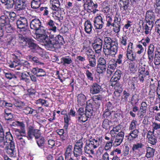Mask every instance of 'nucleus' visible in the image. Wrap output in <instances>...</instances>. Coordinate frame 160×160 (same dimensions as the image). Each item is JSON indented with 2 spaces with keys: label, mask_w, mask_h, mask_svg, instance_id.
<instances>
[{
  "label": "nucleus",
  "mask_w": 160,
  "mask_h": 160,
  "mask_svg": "<svg viewBox=\"0 0 160 160\" xmlns=\"http://www.w3.org/2000/svg\"><path fill=\"white\" fill-rule=\"evenodd\" d=\"M118 42L116 40H112L109 37L104 39L103 51L107 58L113 57L116 54L118 49Z\"/></svg>",
  "instance_id": "f257e3e1"
},
{
  "label": "nucleus",
  "mask_w": 160,
  "mask_h": 160,
  "mask_svg": "<svg viewBox=\"0 0 160 160\" xmlns=\"http://www.w3.org/2000/svg\"><path fill=\"white\" fill-rule=\"evenodd\" d=\"M30 26L31 28L36 30V38L38 41L41 42L43 38V36L46 35V31L44 28L42 26L40 20L37 18L32 20Z\"/></svg>",
  "instance_id": "f03ea898"
},
{
  "label": "nucleus",
  "mask_w": 160,
  "mask_h": 160,
  "mask_svg": "<svg viewBox=\"0 0 160 160\" xmlns=\"http://www.w3.org/2000/svg\"><path fill=\"white\" fill-rule=\"evenodd\" d=\"M24 128H21V131H20L18 129H16V131L19 132V135L22 137H26L28 140H32L35 137L36 139L40 137L41 133L40 130L35 128L33 125L29 126L27 129V133L26 136V132Z\"/></svg>",
  "instance_id": "7ed1b4c3"
},
{
  "label": "nucleus",
  "mask_w": 160,
  "mask_h": 160,
  "mask_svg": "<svg viewBox=\"0 0 160 160\" xmlns=\"http://www.w3.org/2000/svg\"><path fill=\"white\" fill-rule=\"evenodd\" d=\"M102 138L99 137L92 138L86 142L84 147V151L86 154L91 153L94 155V149L96 148L100 145L102 141Z\"/></svg>",
  "instance_id": "20e7f679"
},
{
  "label": "nucleus",
  "mask_w": 160,
  "mask_h": 160,
  "mask_svg": "<svg viewBox=\"0 0 160 160\" xmlns=\"http://www.w3.org/2000/svg\"><path fill=\"white\" fill-rule=\"evenodd\" d=\"M13 137L9 131L6 132V142L7 144L5 145V150L7 153L11 156L16 154L15 143L12 140Z\"/></svg>",
  "instance_id": "39448f33"
},
{
  "label": "nucleus",
  "mask_w": 160,
  "mask_h": 160,
  "mask_svg": "<svg viewBox=\"0 0 160 160\" xmlns=\"http://www.w3.org/2000/svg\"><path fill=\"white\" fill-rule=\"evenodd\" d=\"M43 37L42 38H44L41 42L42 43V44L48 47H55L57 44L61 43L62 40L63 39L62 37L60 35H58L56 37L55 40H53L52 39L54 37L53 35H50L49 37H50V38L46 35Z\"/></svg>",
  "instance_id": "423d86ee"
},
{
  "label": "nucleus",
  "mask_w": 160,
  "mask_h": 160,
  "mask_svg": "<svg viewBox=\"0 0 160 160\" xmlns=\"http://www.w3.org/2000/svg\"><path fill=\"white\" fill-rule=\"evenodd\" d=\"M9 66L11 68H16L18 70H26L30 67L29 63L27 61H22L20 62L18 59L11 61L8 63Z\"/></svg>",
  "instance_id": "0eeeda50"
},
{
  "label": "nucleus",
  "mask_w": 160,
  "mask_h": 160,
  "mask_svg": "<svg viewBox=\"0 0 160 160\" xmlns=\"http://www.w3.org/2000/svg\"><path fill=\"white\" fill-rule=\"evenodd\" d=\"M83 142L82 139L78 140L75 143L73 151L74 156L77 160H80L81 155L82 154Z\"/></svg>",
  "instance_id": "6e6552de"
},
{
  "label": "nucleus",
  "mask_w": 160,
  "mask_h": 160,
  "mask_svg": "<svg viewBox=\"0 0 160 160\" xmlns=\"http://www.w3.org/2000/svg\"><path fill=\"white\" fill-rule=\"evenodd\" d=\"M103 40L102 38L98 37H96L94 38L93 42L92 43V46L96 54H98V56L101 54Z\"/></svg>",
  "instance_id": "1a4fd4ad"
},
{
  "label": "nucleus",
  "mask_w": 160,
  "mask_h": 160,
  "mask_svg": "<svg viewBox=\"0 0 160 160\" xmlns=\"http://www.w3.org/2000/svg\"><path fill=\"white\" fill-rule=\"evenodd\" d=\"M83 2L84 8L88 12L95 13L98 11L96 9L98 6V4L94 3L92 0H85Z\"/></svg>",
  "instance_id": "9d476101"
},
{
  "label": "nucleus",
  "mask_w": 160,
  "mask_h": 160,
  "mask_svg": "<svg viewBox=\"0 0 160 160\" xmlns=\"http://www.w3.org/2000/svg\"><path fill=\"white\" fill-rule=\"evenodd\" d=\"M149 69L148 66L145 64L140 65L139 67L138 72L139 80L141 82H143L144 78L147 76L149 75Z\"/></svg>",
  "instance_id": "9b49d317"
},
{
  "label": "nucleus",
  "mask_w": 160,
  "mask_h": 160,
  "mask_svg": "<svg viewBox=\"0 0 160 160\" xmlns=\"http://www.w3.org/2000/svg\"><path fill=\"white\" fill-rule=\"evenodd\" d=\"M144 145L142 143L139 142L132 145V150L134 153V156L141 155V151Z\"/></svg>",
  "instance_id": "f8f14e48"
},
{
  "label": "nucleus",
  "mask_w": 160,
  "mask_h": 160,
  "mask_svg": "<svg viewBox=\"0 0 160 160\" xmlns=\"http://www.w3.org/2000/svg\"><path fill=\"white\" fill-rule=\"evenodd\" d=\"M94 26L96 29H101L102 28L104 24L103 17L99 15L94 18Z\"/></svg>",
  "instance_id": "ddd939ff"
},
{
  "label": "nucleus",
  "mask_w": 160,
  "mask_h": 160,
  "mask_svg": "<svg viewBox=\"0 0 160 160\" xmlns=\"http://www.w3.org/2000/svg\"><path fill=\"white\" fill-rule=\"evenodd\" d=\"M17 25L18 28L25 31V28L28 26V23L27 19L24 17H21L17 21Z\"/></svg>",
  "instance_id": "4468645a"
},
{
  "label": "nucleus",
  "mask_w": 160,
  "mask_h": 160,
  "mask_svg": "<svg viewBox=\"0 0 160 160\" xmlns=\"http://www.w3.org/2000/svg\"><path fill=\"white\" fill-rule=\"evenodd\" d=\"M124 133L123 132H121L115 137L114 142L113 141V145L115 147H117L120 145L123 139Z\"/></svg>",
  "instance_id": "2eb2a0df"
},
{
  "label": "nucleus",
  "mask_w": 160,
  "mask_h": 160,
  "mask_svg": "<svg viewBox=\"0 0 160 160\" xmlns=\"http://www.w3.org/2000/svg\"><path fill=\"white\" fill-rule=\"evenodd\" d=\"M155 16L154 13L152 10H148L146 12L145 19L147 22L154 24Z\"/></svg>",
  "instance_id": "dca6fc26"
},
{
  "label": "nucleus",
  "mask_w": 160,
  "mask_h": 160,
  "mask_svg": "<svg viewBox=\"0 0 160 160\" xmlns=\"http://www.w3.org/2000/svg\"><path fill=\"white\" fill-rule=\"evenodd\" d=\"M93 113V109L92 102L88 101L87 102L85 114L88 116V117L89 118L92 115Z\"/></svg>",
  "instance_id": "f3484780"
},
{
  "label": "nucleus",
  "mask_w": 160,
  "mask_h": 160,
  "mask_svg": "<svg viewBox=\"0 0 160 160\" xmlns=\"http://www.w3.org/2000/svg\"><path fill=\"white\" fill-rule=\"evenodd\" d=\"M153 24L149 22L143 24V30L145 35L151 34V30L153 26Z\"/></svg>",
  "instance_id": "a211bd4d"
},
{
  "label": "nucleus",
  "mask_w": 160,
  "mask_h": 160,
  "mask_svg": "<svg viewBox=\"0 0 160 160\" xmlns=\"http://www.w3.org/2000/svg\"><path fill=\"white\" fill-rule=\"evenodd\" d=\"M4 131L2 125L0 124V148H3L5 145L7 144L6 139H4Z\"/></svg>",
  "instance_id": "6ab92c4d"
},
{
  "label": "nucleus",
  "mask_w": 160,
  "mask_h": 160,
  "mask_svg": "<svg viewBox=\"0 0 160 160\" xmlns=\"http://www.w3.org/2000/svg\"><path fill=\"white\" fill-rule=\"evenodd\" d=\"M154 131H149L147 134L148 142L152 145H155L157 142V139L154 135Z\"/></svg>",
  "instance_id": "aec40b11"
},
{
  "label": "nucleus",
  "mask_w": 160,
  "mask_h": 160,
  "mask_svg": "<svg viewBox=\"0 0 160 160\" xmlns=\"http://www.w3.org/2000/svg\"><path fill=\"white\" fill-rule=\"evenodd\" d=\"M102 87L97 83H94L90 88V92L93 94L98 93L102 91Z\"/></svg>",
  "instance_id": "412c9836"
},
{
  "label": "nucleus",
  "mask_w": 160,
  "mask_h": 160,
  "mask_svg": "<svg viewBox=\"0 0 160 160\" xmlns=\"http://www.w3.org/2000/svg\"><path fill=\"white\" fill-rule=\"evenodd\" d=\"M155 47L152 44H151L148 46V54L149 61L152 62L153 59Z\"/></svg>",
  "instance_id": "4be33fe9"
},
{
  "label": "nucleus",
  "mask_w": 160,
  "mask_h": 160,
  "mask_svg": "<svg viewBox=\"0 0 160 160\" xmlns=\"http://www.w3.org/2000/svg\"><path fill=\"white\" fill-rule=\"evenodd\" d=\"M61 61V63L65 66L71 65L73 62L72 58L70 56H66L62 58Z\"/></svg>",
  "instance_id": "5701e85b"
},
{
  "label": "nucleus",
  "mask_w": 160,
  "mask_h": 160,
  "mask_svg": "<svg viewBox=\"0 0 160 160\" xmlns=\"http://www.w3.org/2000/svg\"><path fill=\"white\" fill-rule=\"evenodd\" d=\"M108 65L107 69V73L109 76H111L112 73L114 72L117 65L116 63H114L111 62L110 60L108 62Z\"/></svg>",
  "instance_id": "b1692460"
},
{
  "label": "nucleus",
  "mask_w": 160,
  "mask_h": 160,
  "mask_svg": "<svg viewBox=\"0 0 160 160\" xmlns=\"http://www.w3.org/2000/svg\"><path fill=\"white\" fill-rule=\"evenodd\" d=\"M121 74V71L119 70H117L115 72L111 79V82H113V83H113V84H115L116 82L120 79Z\"/></svg>",
  "instance_id": "393cba45"
},
{
  "label": "nucleus",
  "mask_w": 160,
  "mask_h": 160,
  "mask_svg": "<svg viewBox=\"0 0 160 160\" xmlns=\"http://www.w3.org/2000/svg\"><path fill=\"white\" fill-rule=\"evenodd\" d=\"M87 58L89 63L87 65H86L87 68L89 69L90 68L95 67L96 64V60L95 58V56H92L91 57H89Z\"/></svg>",
  "instance_id": "a878e982"
},
{
  "label": "nucleus",
  "mask_w": 160,
  "mask_h": 160,
  "mask_svg": "<svg viewBox=\"0 0 160 160\" xmlns=\"http://www.w3.org/2000/svg\"><path fill=\"white\" fill-rule=\"evenodd\" d=\"M26 5L24 2L21 0H17L15 6V9L18 11L22 10L25 8Z\"/></svg>",
  "instance_id": "bb28decb"
},
{
  "label": "nucleus",
  "mask_w": 160,
  "mask_h": 160,
  "mask_svg": "<svg viewBox=\"0 0 160 160\" xmlns=\"http://www.w3.org/2000/svg\"><path fill=\"white\" fill-rule=\"evenodd\" d=\"M62 12L61 9L53 11V17L56 20H62L63 16Z\"/></svg>",
  "instance_id": "cd10ccee"
},
{
  "label": "nucleus",
  "mask_w": 160,
  "mask_h": 160,
  "mask_svg": "<svg viewBox=\"0 0 160 160\" xmlns=\"http://www.w3.org/2000/svg\"><path fill=\"white\" fill-rule=\"evenodd\" d=\"M47 24L48 30V33H49V31H51L54 33L56 32L57 28L55 25L54 22L52 20H50L47 22Z\"/></svg>",
  "instance_id": "c85d7f7f"
},
{
  "label": "nucleus",
  "mask_w": 160,
  "mask_h": 160,
  "mask_svg": "<svg viewBox=\"0 0 160 160\" xmlns=\"http://www.w3.org/2000/svg\"><path fill=\"white\" fill-rule=\"evenodd\" d=\"M93 27L91 22L87 21L84 23V30L85 32L88 34H90L92 32Z\"/></svg>",
  "instance_id": "c756f323"
},
{
  "label": "nucleus",
  "mask_w": 160,
  "mask_h": 160,
  "mask_svg": "<svg viewBox=\"0 0 160 160\" xmlns=\"http://www.w3.org/2000/svg\"><path fill=\"white\" fill-rule=\"evenodd\" d=\"M129 0H120V9L123 11L128 9L129 6Z\"/></svg>",
  "instance_id": "7c9ffc66"
},
{
  "label": "nucleus",
  "mask_w": 160,
  "mask_h": 160,
  "mask_svg": "<svg viewBox=\"0 0 160 160\" xmlns=\"http://www.w3.org/2000/svg\"><path fill=\"white\" fill-rule=\"evenodd\" d=\"M9 23V18L7 16L2 15L0 17V26H5Z\"/></svg>",
  "instance_id": "2f4dec72"
},
{
  "label": "nucleus",
  "mask_w": 160,
  "mask_h": 160,
  "mask_svg": "<svg viewBox=\"0 0 160 160\" xmlns=\"http://www.w3.org/2000/svg\"><path fill=\"white\" fill-rule=\"evenodd\" d=\"M22 110L23 112L26 115L31 114L35 115L37 113L36 110H34L29 107H25Z\"/></svg>",
  "instance_id": "473e14b6"
},
{
  "label": "nucleus",
  "mask_w": 160,
  "mask_h": 160,
  "mask_svg": "<svg viewBox=\"0 0 160 160\" xmlns=\"http://www.w3.org/2000/svg\"><path fill=\"white\" fill-rule=\"evenodd\" d=\"M155 149L149 147L146 148V157L148 158H150L152 157L154 154Z\"/></svg>",
  "instance_id": "72a5a7b5"
},
{
  "label": "nucleus",
  "mask_w": 160,
  "mask_h": 160,
  "mask_svg": "<svg viewBox=\"0 0 160 160\" xmlns=\"http://www.w3.org/2000/svg\"><path fill=\"white\" fill-rule=\"evenodd\" d=\"M72 149L73 147L71 145H69L66 148L65 153L66 159L68 158L69 157L71 156L72 152Z\"/></svg>",
  "instance_id": "f704fd0d"
},
{
  "label": "nucleus",
  "mask_w": 160,
  "mask_h": 160,
  "mask_svg": "<svg viewBox=\"0 0 160 160\" xmlns=\"http://www.w3.org/2000/svg\"><path fill=\"white\" fill-rule=\"evenodd\" d=\"M154 64L157 65L160 64V51H159L157 49L155 51L154 57Z\"/></svg>",
  "instance_id": "c9c22d12"
},
{
  "label": "nucleus",
  "mask_w": 160,
  "mask_h": 160,
  "mask_svg": "<svg viewBox=\"0 0 160 160\" xmlns=\"http://www.w3.org/2000/svg\"><path fill=\"white\" fill-rule=\"evenodd\" d=\"M86 99V96L83 94H79L78 96V104H79L81 106H82L85 104Z\"/></svg>",
  "instance_id": "e433bc0d"
},
{
  "label": "nucleus",
  "mask_w": 160,
  "mask_h": 160,
  "mask_svg": "<svg viewBox=\"0 0 160 160\" xmlns=\"http://www.w3.org/2000/svg\"><path fill=\"white\" fill-rule=\"evenodd\" d=\"M28 45L31 49H33L35 50H39L41 48L36 44L34 43L32 40H29L28 42Z\"/></svg>",
  "instance_id": "4c0bfd02"
},
{
  "label": "nucleus",
  "mask_w": 160,
  "mask_h": 160,
  "mask_svg": "<svg viewBox=\"0 0 160 160\" xmlns=\"http://www.w3.org/2000/svg\"><path fill=\"white\" fill-rule=\"evenodd\" d=\"M41 3L40 0H32L31 2V7L34 9L38 8Z\"/></svg>",
  "instance_id": "58836bf2"
},
{
  "label": "nucleus",
  "mask_w": 160,
  "mask_h": 160,
  "mask_svg": "<svg viewBox=\"0 0 160 160\" xmlns=\"http://www.w3.org/2000/svg\"><path fill=\"white\" fill-rule=\"evenodd\" d=\"M139 131L138 129H134L131 131L129 134V137L134 140L137 138L138 136Z\"/></svg>",
  "instance_id": "ea45409f"
},
{
  "label": "nucleus",
  "mask_w": 160,
  "mask_h": 160,
  "mask_svg": "<svg viewBox=\"0 0 160 160\" xmlns=\"http://www.w3.org/2000/svg\"><path fill=\"white\" fill-rule=\"evenodd\" d=\"M35 103L37 105L40 104L46 107H48L49 105V103L47 100L41 98L36 100Z\"/></svg>",
  "instance_id": "a19ab883"
},
{
  "label": "nucleus",
  "mask_w": 160,
  "mask_h": 160,
  "mask_svg": "<svg viewBox=\"0 0 160 160\" xmlns=\"http://www.w3.org/2000/svg\"><path fill=\"white\" fill-rule=\"evenodd\" d=\"M11 125L15 127H20L21 128H24L25 127V125L23 122H20L18 121L13 122L11 124Z\"/></svg>",
  "instance_id": "79ce46f5"
},
{
  "label": "nucleus",
  "mask_w": 160,
  "mask_h": 160,
  "mask_svg": "<svg viewBox=\"0 0 160 160\" xmlns=\"http://www.w3.org/2000/svg\"><path fill=\"white\" fill-rule=\"evenodd\" d=\"M113 138H112L110 141H108L106 142L104 147V149L105 150H110L111 149L113 145Z\"/></svg>",
  "instance_id": "37998d69"
},
{
  "label": "nucleus",
  "mask_w": 160,
  "mask_h": 160,
  "mask_svg": "<svg viewBox=\"0 0 160 160\" xmlns=\"http://www.w3.org/2000/svg\"><path fill=\"white\" fill-rule=\"evenodd\" d=\"M16 39L14 37L10 36L8 39V44L12 47L16 44Z\"/></svg>",
  "instance_id": "c03bdc74"
},
{
  "label": "nucleus",
  "mask_w": 160,
  "mask_h": 160,
  "mask_svg": "<svg viewBox=\"0 0 160 160\" xmlns=\"http://www.w3.org/2000/svg\"><path fill=\"white\" fill-rule=\"evenodd\" d=\"M107 68L106 65H98L97 66V72L99 73H102L105 72Z\"/></svg>",
  "instance_id": "a18cd8bd"
},
{
  "label": "nucleus",
  "mask_w": 160,
  "mask_h": 160,
  "mask_svg": "<svg viewBox=\"0 0 160 160\" xmlns=\"http://www.w3.org/2000/svg\"><path fill=\"white\" fill-rule=\"evenodd\" d=\"M29 59L31 61H33L34 62L36 63L38 65H40L42 66L44 65V63L40 62L39 59L35 57L30 56H29Z\"/></svg>",
  "instance_id": "49530a36"
},
{
  "label": "nucleus",
  "mask_w": 160,
  "mask_h": 160,
  "mask_svg": "<svg viewBox=\"0 0 160 160\" xmlns=\"http://www.w3.org/2000/svg\"><path fill=\"white\" fill-rule=\"evenodd\" d=\"M88 118L86 114H83L80 115L78 117V121L80 123L84 122L88 120Z\"/></svg>",
  "instance_id": "de8ad7c7"
},
{
  "label": "nucleus",
  "mask_w": 160,
  "mask_h": 160,
  "mask_svg": "<svg viewBox=\"0 0 160 160\" xmlns=\"http://www.w3.org/2000/svg\"><path fill=\"white\" fill-rule=\"evenodd\" d=\"M41 135L40 137L38 138H40V139L37 141V143L39 147L42 148V147H43L44 145L45 140L44 138L42 137H41Z\"/></svg>",
  "instance_id": "09e8293b"
},
{
  "label": "nucleus",
  "mask_w": 160,
  "mask_h": 160,
  "mask_svg": "<svg viewBox=\"0 0 160 160\" xmlns=\"http://www.w3.org/2000/svg\"><path fill=\"white\" fill-rule=\"evenodd\" d=\"M122 56V55L120 54L119 55L116 61H115L114 59L112 58L110 60H111V62H112L116 63L117 65V64H120L122 62V61L123 58Z\"/></svg>",
  "instance_id": "8fccbe9b"
},
{
  "label": "nucleus",
  "mask_w": 160,
  "mask_h": 160,
  "mask_svg": "<svg viewBox=\"0 0 160 160\" xmlns=\"http://www.w3.org/2000/svg\"><path fill=\"white\" fill-rule=\"evenodd\" d=\"M112 16H110L108 15H107V16H106V20L107 22V27H110L114 24V23H112Z\"/></svg>",
  "instance_id": "3c124183"
},
{
  "label": "nucleus",
  "mask_w": 160,
  "mask_h": 160,
  "mask_svg": "<svg viewBox=\"0 0 160 160\" xmlns=\"http://www.w3.org/2000/svg\"><path fill=\"white\" fill-rule=\"evenodd\" d=\"M14 4V0H8L5 4L8 8L10 9L13 8Z\"/></svg>",
  "instance_id": "603ef678"
},
{
  "label": "nucleus",
  "mask_w": 160,
  "mask_h": 160,
  "mask_svg": "<svg viewBox=\"0 0 160 160\" xmlns=\"http://www.w3.org/2000/svg\"><path fill=\"white\" fill-rule=\"evenodd\" d=\"M150 38L148 36L145 38V39H142L141 41V42L144 47H146L150 42Z\"/></svg>",
  "instance_id": "864d4df0"
},
{
  "label": "nucleus",
  "mask_w": 160,
  "mask_h": 160,
  "mask_svg": "<svg viewBox=\"0 0 160 160\" xmlns=\"http://www.w3.org/2000/svg\"><path fill=\"white\" fill-rule=\"evenodd\" d=\"M86 75L88 79L90 81H92L93 79V74L88 70L86 71Z\"/></svg>",
  "instance_id": "5fc2aeb1"
},
{
  "label": "nucleus",
  "mask_w": 160,
  "mask_h": 160,
  "mask_svg": "<svg viewBox=\"0 0 160 160\" xmlns=\"http://www.w3.org/2000/svg\"><path fill=\"white\" fill-rule=\"evenodd\" d=\"M137 121L136 120H133L131 122L129 127V129L130 130H134L136 129Z\"/></svg>",
  "instance_id": "6e6d98bb"
},
{
  "label": "nucleus",
  "mask_w": 160,
  "mask_h": 160,
  "mask_svg": "<svg viewBox=\"0 0 160 160\" xmlns=\"http://www.w3.org/2000/svg\"><path fill=\"white\" fill-rule=\"evenodd\" d=\"M85 51L87 55V58L89 57H92V56H94L93 55V52L92 49L89 48H87L85 49Z\"/></svg>",
  "instance_id": "4d7b16f0"
},
{
  "label": "nucleus",
  "mask_w": 160,
  "mask_h": 160,
  "mask_svg": "<svg viewBox=\"0 0 160 160\" xmlns=\"http://www.w3.org/2000/svg\"><path fill=\"white\" fill-rule=\"evenodd\" d=\"M29 73H22L21 79L25 81H28L29 80Z\"/></svg>",
  "instance_id": "13d9d810"
},
{
  "label": "nucleus",
  "mask_w": 160,
  "mask_h": 160,
  "mask_svg": "<svg viewBox=\"0 0 160 160\" xmlns=\"http://www.w3.org/2000/svg\"><path fill=\"white\" fill-rule=\"evenodd\" d=\"M137 53L138 54L140 55L144 52V48L141 44L138 45L137 46Z\"/></svg>",
  "instance_id": "bf43d9fd"
},
{
  "label": "nucleus",
  "mask_w": 160,
  "mask_h": 160,
  "mask_svg": "<svg viewBox=\"0 0 160 160\" xmlns=\"http://www.w3.org/2000/svg\"><path fill=\"white\" fill-rule=\"evenodd\" d=\"M127 39L126 37H122V38L120 39V43L121 47L122 46H125L127 44Z\"/></svg>",
  "instance_id": "052dcab7"
},
{
  "label": "nucleus",
  "mask_w": 160,
  "mask_h": 160,
  "mask_svg": "<svg viewBox=\"0 0 160 160\" xmlns=\"http://www.w3.org/2000/svg\"><path fill=\"white\" fill-rule=\"evenodd\" d=\"M102 99V97L101 96H95L93 99V103H96L97 102L98 105H99L100 104L98 102L101 101Z\"/></svg>",
  "instance_id": "680f3d73"
},
{
  "label": "nucleus",
  "mask_w": 160,
  "mask_h": 160,
  "mask_svg": "<svg viewBox=\"0 0 160 160\" xmlns=\"http://www.w3.org/2000/svg\"><path fill=\"white\" fill-rule=\"evenodd\" d=\"M127 57L128 59L132 61L135 60V56H134L133 52L127 53Z\"/></svg>",
  "instance_id": "e2e57ef3"
},
{
  "label": "nucleus",
  "mask_w": 160,
  "mask_h": 160,
  "mask_svg": "<svg viewBox=\"0 0 160 160\" xmlns=\"http://www.w3.org/2000/svg\"><path fill=\"white\" fill-rule=\"evenodd\" d=\"M112 26H113V31L116 33H118L119 32L120 28V24H117V25H115L114 23L112 24Z\"/></svg>",
  "instance_id": "0e129e2a"
},
{
  "label": "nucleus",
  "mask_w": 160,
  "mask_h": 160,
  "mask_svg": "<svg viewBox=\"0 0 160 160\" xmlns=\"http://www.w3.org/2000/svg\"><path fill=\"white\" fill-rule=\"evenodd\" d=\"M152 127V131H154V132L155 130H157L160 128V124L154 122L153 123Z\"/></svg>",
  "instance_id": "69168bd1"
},
{
  "label": "nucleus",
  "mask_w": 160,
  "mask_h": 160,
  "mask_svg": "<svg viewBox=\"0 0 160 160\" xmlns=\"http://www.w3.org/2000/svg\"><path fill=\"white\" fill-rule=\"evenodd\" d=\"M98 65H106V60L104 58H100L98 60Z\"/></svg>",
  "instance_id": "338daca9"
},
{
  "label": "nucleus",
  "mask_w": 160,
  "mask_h": 160,
  "mask_svg": "<svg viewBox=\"0 0 160 160\" xmlns=\"http://www.w3.org/2000/svg\"><path fill=\"white\" fill-rule=\"evenodd\" d=\"M5 76L7 78L9 79H11L14 78H16V77L14 74H12L9 72L6 73Z\"/></svg>",
  "instance_id": "774afa93"
}]
</instances>
